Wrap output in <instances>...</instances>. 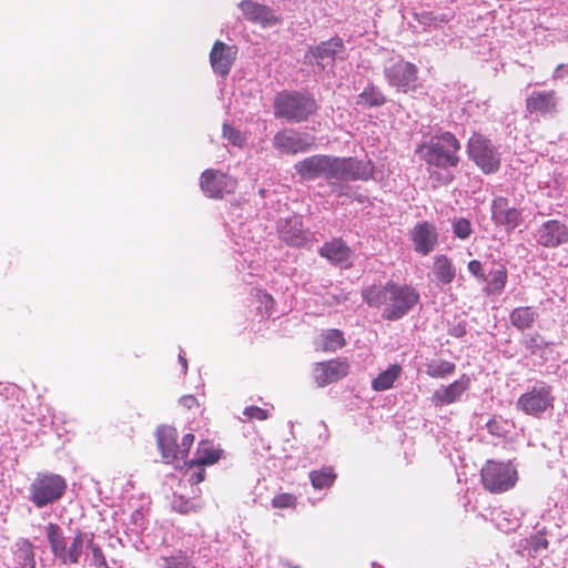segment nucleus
Listing matches in <instances>:
<instances>
[{
  "label": "nucleus",
  "instance_id": "1",
  "mask_svg": "<svg viewBox=\"0 0 568 568\" xmlns=\"http://www.w3.org/2000/svg\"><path fill=\"white\" fill-rule=\"evenodd\" d=\"M462 144L452 132L435 134L429 141L418 145L416 152L430 166L439 169L456 168L460 162Z\"/></svg>",
  "mask_w": 568,
  "mask_h": 568
},
{
  "label": "nucleus",
  "instance_id": "2",
  "mask_svg": "<svg viewBox=\"0 0 568 568\" xmlns=\"http://www.w3.org/2000/svg\"><path fill=\"white\" fill-rule=\"evenodd\" d=\"M45 532L51 552L54 557H57L63 565L79 564L83 549L88 546L90 534L75 530L74 536L68 546L62 529L58 524L49 523L45 526Z\"/></svg>",
  "mask_w": 568,
  "mask_h": 568
},
{
  "label": "nucleus",
  "instance_id": "3",
  "mask_svg": "<svg viewBox=\"0 0 568 568\" xmlns=\"http://www.w3.org/2000/svg\"><path fill=\"white\" fill-rule=\"evenodd\" d=\"M318 110L316 100L308 93L282 91L274 99V114L290 122H303Z\"/></svg>",
  "mask_w": 568,
  "mask_h": 568
},
{
  "label": "nucleus",
  "instance_id": "4",
  "mask_svg": "<svg viewBox=\"0 0 568 568\" xmlns=\"http://www.w3.org/2000/svg\"><path fill=\"white\" fill-rule=\"evenodd\" d=\"M67 490L65 479L53 473H38L29 487V499L38 508L54 504Z\"/></svg>",
  "mask_w": 568,
  "mask_h": 568
},
{
  "label": "nucleus",
  "instance_id": "5",
  "mask_svg": "<svg viewBox=\"0 0 568 568\" xmlns=\"http://www.w3.org/2000/svg\"><path fill=\"white\" fill-rule=\"evenodd\" d=\"M484 488L490 494H503L515 487L518 473L511 462L487 460L480 470Z\"/></svg>",
  "mask_w": 568,
  "mask_h": 568
},
{
  "label": "nucleus",
  "instance_id": "6",
  "mask_svg": "<svg viewBox=\"0 0 568 568\" xmlns=\"http://www.w3.org/2000/svg\"><path fill=\"white\" fill-rule=\"evenodd\" d=\"M388 302L383 310V318L396 321L406 315L419 301V293L410 285H399L393 281L386 283Z\"/></svg>",
  "mask_w": 568,
  "mask_h": 568
},
{
  "label": "nucleus",
  "instance_id": "7",
  "mask_svg": "<svg viewBox=\"0 0 568 568\" xmlns=\"http://www.w3.org/2000/svg\"><path fill=\"white\" fill-rule=\"evenodd\" d=\"M178 430L172 426H161L156 432L158 447L162 458L168 464L178 459H184L189 455L195 440L194 435L191 433L185 434L180 444L178 443Z\"/></svg>",
  "mask_w": 568,
  "mask_h": 568
},
{
  "label": "nucleus",
  "instance_id": "8",
  "mask_svg": "<svg viewBox=\"0 0 568 568\" xmlns=\"http://www.w3.org/2000/svg\"><path fill=\"white\" fill-rule=\"evenodd\" d=\"M467 146L469 158L485 174H491L499 170L500 159L487 138L479 133H474Z\"/></svg>",
  "mask_w": 568,
  "mask_h": 568
},
{
  "label": "nucleus",
  "instance_id": "9",
  "mask_svg": "<svg viewBox=\"0 0 568 568\" xmlns=\"http://www.w3.org/2000/svg\"><path fill=\"white\" fill-rule=\"evenodd\" d=\"M554 405L552 387L542 385L532 387L517 400V408L526 415L539 416Z\"/></svg>",
  "mask_w": 568,
  "mask_h": 568
},
{
  "label": "nucleus",
  "instance_id": "10",
  "mask_svg": "<svg viewBox=\"0 0 568 568\" xmlns=\"http://www.w3.org/2000/svg\"><path fill=\"white\" fill-rule=\"evenodd\" d=\"M349 371V361L344 357H336L316 363L313 367V378L318 387H325L346 377Z\"/></svg>",
  "mask_w": 568,
  "mask_h": 568
},
{
  "label": "nucleus",
  "instance_id": "11",
  "mask_svg": "<svg viewBox=\"0 0 568 568\" xmlns=\"http://www.w3.org/2000/svg\"><path fill=\"white\" fill-rule=\"evenodd\" d=\"M200 186L209 197L222 199L236 190L237 181L226 173L209 169L202 173Z\"/></svg>",
  "mask_w": 568,
  "mask_h": 568
},
{
  "label": "nucleus",
  "instance_id": "12",
  "mask_svg": "<svg viewBox=\"0 0 568 568\" xmlns=\"http://www.w3.org/2000/svg\"><path fill=\"white\" fill-rule=\"evenodd\" d=\"M559 97L555 90H535L525 99L526 112L542 118L558 112Z\"/></svg>",
  "mask_w": 568,
  "mask_h": 568
},
{
  "label": "nucleus",
  "instance_id": "13",
  "mask_svg": "<svg viewBox=\"0 0 568 568\" xmlns=\"http://www.w3.org/2000/svg\"><path fill=\"white\" fill-rule=\"evenodd\" d=\"M491 220L497 226L511 232L523 223V214L519 209L510 205L507 197L497 196L491 202Z\"/></svg>",
  "mask_w": 568,
  "mask_h": 568
},
{
  "label": "nucleus",
  "instance_id": "14",
  "mask_svg": "<svg viewBox=\"0 0 568 568\" xmlns=\"http://www.w3.org/2000/svg\"><path fill=\"white\" fill-rule=\"evenodd\" d=\"M414 251L420 255H428L438 245V232L436 226L428 222L417 223L409 232Z\"/></svg>",
  "mask_w": 568,
  "mask_h": 568
},
{
  "label": "nucleus",
  "instance_id": "15",
  "mask_svg": "<svg viewBox=\"0 0 568 568\" xmlns=\"http://www.w3.org/2000/svg\"><path fill=\"white\" fill-rule=\"evenodd\" d=\"M537 242L548 248L568 243V226L558 220H548L537 230Z\"/></svg>",
  "mask_w": 568,
  "mask_h": 568
},
{
  "label": "nucleus",
  "instance_id": "16",
  "mask_svg": "<svg viewBox=\"0 0 568 568\" xmlns=\"http://www.w3.org/2000/svg\"><path fill=\"white\" fill-rule=\"evenodd\" d=\"M386 78L390 85L407 92L417 80V67L410 62L399 61L386 69Z\"/></svg>",
  "mask_w": 568,
  "mask_h": 568
},
{
  "label": "nucleus",
  "instance_id": "17",
  "mask_svg": "<svg viewBox=\"0 0 568 568\" xmlns=\"http://www.w3.org/2000/svg\"><path fill=\"white\" fill-rule=\"evenodd\" d=\"M237 55V48L235 45H227L217 40L214 42L210 52V62L215 73L226 77Z\"/></svg>",
  "mask_w": 568,
  "mask_h": 568
},
{
  "label": "nucleus",
  "instance_id": "18",
  "mask_svg": "<svg viewBox=\"0 0 568 568\" xmlns=\"http://www.w3.org/2000/svg\"><path fill=\"white\" fill-rule=\"evenodd\" d=\"M470 387V377L463 374L458 379L434 392L432 402L435 406H446L456 403Z\"/></svg>",
  "mask_w": 568,
  "mask_h": 568
},
{
  "label": "nucleus",
  "instance_id": "19",
  "mask_svg": "<svg viewBox=\"0 0 568 568\" xmlns=\"http://www.w3.org/2000/svg\"><path fill=\"white\" fill-rule=\"evenodd\" d=\"M273 146L285 154L305 152L311 143L293 130H281L273 138Z\"/></svg>",
  "mask_w": 568,
  "mask_h": 568
},
{
  "label": "nucleus",
  "instance_id": "20",
  "mask_svg": "<svg viewBox=\"0 0 568 568\" xmlns=\"http://www.w3.org/2000/svg\"><path fill=\"white\" fill-rule=\"evenodd\" d=\"M320 255L334 265H342L346 268L352 266L353 252L342 239L325 242L320 248Z\"/></svg>",
  "mask_w": 568,
  "mask_h": 568
},
{
  "label": "nucleus",
  "instance_id": "21",
  "mask_svg": "<svg viewBox=\"0 0 568 568\" xmlns=\"http://www.w3.org/2000/svg\"><path fill=\"white\" fill-rule=\"evenodd\" d=\"M283 241L291 246H302L307 240V231L304 229L302 216L292 215L280 226Z\"/></svg>",
  "mask_w": 568,
  "mask_h": 568
},
{
  "label": "nucleus",
  "instance_id": "22",
  "mask_svg": "<svg viewBox=\"0 0 568 568\" xmlns=\"http://www.w3.org/2000/svg\"><path fill=\"white\" fill-rule=\"evenodd\" d=\"M240 8L244 17L253 23H260L262 26L278 23V19L273 14L272 10L264 4L245 0L240 3Z\"/></svg>",
  "mask_w": 568,
  "mask_h": 568
},
{
  "label": "nucleus",
  "instance_id": "23",
  "mask_svg": "<svg viewBox=\"0 0 568 568\" xmlns=\"http://www.w3.org/2000/svg\"><path fill=\"white\" fill-rule=\"evenodd\" d=\"M345 49L344 41L339 37H333L327 41H322L311 51L318 64L332 63L338 53Z\"/></svg>",
  "mask_w": 568,
  "mask_h": 568
},
{
  "label": "nucleus",
  "instance_id": "24",
  "mask_svg": "<svg viewBox=\"0 0 568 568\" xmlns=\"http://www.w3.org/2000/svg\"><path fill=\"white\" fill-rule=\"evenodd\" d=\"M326 164V155H313L297 162L295 164V170L303 179L313 180L325 175Z\"/></svg>",
  "mask_w": 568,
  "mask_h": 568
},
{
  "label": "nucleus",
  "instance_id": "25",
  "mask_svg": "<svg viewBox=\"0 0 568 568\" xmlns=\"http://www.w3.org/2000/svg\"><path fill=\"white\" fill-rule=\"evenodd\" d=\"M221 458V450L216 449L209 440H202L196 448L195 457L185 463L190 469L194 466H210L217 463Z\"/></svg>",
  "mask_w": 568,
  "mask_h": 568
},
{
  "label": "nucleus",
  "instance_id": "26",
  "mask_svg": "<svg viewBox=\"0 0 568 568\" xmlns=\"http://www.w3.org/2000/svg\"><path fill=\"white\" fill-rule=\"evenodd\" d=\"M508 271L504 264H499L496 268L490 270L487 276L486 286L484 292L486 295H500L507 285Z\"/></svg>",
  "mask_w": 568,
  "mask_h": 568
},
{
  "label": "nucleus",
  "instance_id": "27",
  "mask_svg": "<svg viewBox=\"0 0 568 568\" xmlns=\"http://www.w3.org/2000/svg\"><path fill=\"white\" fill-rule=\"evenodd\" d=\"M433 273L438 283L448 285L456 277V267L447 255L439 254L434 257Z\"/></svg>",
  "mask_w": 568,
  "mask_h": 568
},
{
  "label": "nucleus",
  "instance_id": "28",
  "mask_svg": "<svg viewBox=\"0 0 568 568\" xmlns=\"http://www.w3.org/2000/svg\"><path fill=\"white\" fill-rule=\"evenodd\" d=\"M537 318L538 313L531 306L515 307L509 314L511 325L519 331L531 328Z\"/></svg>",
  "mask_w": 568,
  "mask_h": 568
},
{
  "label": "nucleus",
  "instance_id": "29",
  "mask_svg": "<svg viewBox=\"0 0 568 568\" xmlns=\"http://www.w3.org/2000/svg\"><path fill=\"white\" fill-rule=\"evenodd\" d=\"M346 341L342 331L332 328L323 332L317 341L316 346L323 352H336L345 346Z\"/></svg>",
  "mask_w": 568,
  "mask_h": 568
},
{
  "label": "nucleus",
  "instance_id": "30",
  "mask_svg": "<svg viewBox=\"0 0 568 568\" xmlns=\"http://www.w3.org/2000/svg\"><path fill=\"white\" fill-rule=\"evenodd\" d=\"M402 367L398 364H392L387 369L381 372L376 378L372 381V388L375 392H384L393 387L395 381L400 376Z\"/></svg>",
  "mask_w": 568,
  "mask_h": 568
},
{
  "label": "nucleus",
  "instance_id": "31",
  "mask_svg": "<svg viewBox=\"0 0 568 568\" xmlns=\"http://www.w3.org/2000/svg\"><path fill=\"white\" fill-rule=\"evenodd\" d=\"M336 473L334 471L333 467H323L317 470H312L310 473V479L312 483V486L315 489H327L331 486H333L335 479H336Z\"/></svg>",
  "mask_w": 568,
  "mask_h": 568
},
{
  "label": "nucleus",
  "instance_id": "32",
  "mask_svg": "<svg viewBox=\"0 0 568 568\" xmlns=\"http://www.w3.org/2000/svg\"><path fill=\"white\" fill-rule=\"evenodd\" d=\"M362 296L369 306L379 307L383 304L387 305L389 292L386 290V284L384 286L372 285L363 291Z\"/></svg>",
  "mask_w": 568,
  "mask_h": 568
},
{
  "label": "nucleus",
  "instance_id": "33",
  "mask_svg": "<svg viewBox=\"0 0 568 568\" xmlns=\"http://www.w3.org/2000/svg\"><path fill=\"white\" fill-rule=\"evenodd\" d=\"M162 568H196L191 557L186 552L179 550L169 556L161 557Z\"/></svg>",
  "mask_w": 568,
  "mask_h": 568
},
{
  "label": "nucleus",
  "instance_id": "34",
  "mask_svg": "<svg viewBox=\"0 0 568 568\" xmlns=\"http://www.w3.org/2000/svg\"><path fill=\"white\" fill-rule=\"evenodd\" d=\"M456 369V365L449 361H430L426 364V374L433 378H445L452 375Z\"/></svg>",
  "mask_w": 568,
  "mask_h": 568
},
{
  "label": "nucleus",
  "instance_id": "35",
  "mask_svg": "<svg viewBox=\"0 0 568 568\" xmlns=\"http://www.w3.org/2000/svg\"><path fill=\"white\" fill-rule=\"evenodd\" d=\"M17 556L21 568L36 567L33 545L30 540L21 539L17 542Z\"/></svg>",
  "mask_w": 568,
  "mask_h": 568
},
{
  "label": "nucleus",
  "instance_id": "36",
  "mask_svg": "<svg viewBox=\"0 0 568 568\" xmlns=\"http://www.w3.org/2000/svg\"><path fill=\"white\" fill-rule=\"evenodd\" d=\"M345 161V180H367L369 170L367 166L353 158L344 159Z\"/></svg>",
  "mask_w": 568,
  "mask_h": 568
},
{
  "label": "nucleus",
  "instance_id": "37",
  "mask_svg": "<svg viewBox=\"0 0 568 568\" xmlns=\"http://www.w3.org/2000/svg\"><path fill=\"white\" fill-rule=\"evenodd\" d=\"M386 102L384 94L375 87L366 88L358 97L357 104L365 106H379Z\"/></svg>",
  "mask_w": 568,
  "mask_h": 568
},
{
  "label": "nucleus",
  "instance_id": "38",
  "mask_svg": "<svg viewBox=\"0 0 568 568\" xmlns=\"http://www.w3.org/2000/svg\"><path fill=\"white\" fill-rule=\"evenodd\" d=\"M256 298L258 302L257 313L261 317L268 318L275 310V300L270 293L262 290L256 292Z\"/></svg>",
  "mask_w": 568,
  "mask_h": 568
},
{
  "label": "nucleus",
  "instance_id": "39",
  "mask_svg": "<svg viewBox=\"0 0 568 568\" xmlns=\"http://www.w3.org/2000/svg\"><path fill=\"white\" fill-rule=\"evenodd\" d=\"M345 161L344 159H331L327 156L325 165V175L327 179L345 180Z\"/></svg>",
  "mask_w": 568,
  "mask_h": 568
},
{
  "label": "nucleus",
  "instance_id": "40",
  "mask_svg": "<svg viewBox=\"0 0 568 568\" xmlns=\"http://www.w3.org/2000/svg\"><path fill=\"white\" fill-rule=\"evenodd\" d=\"M271 505L277 509H294L297 505V496L291 493H281L272 498Z\"/></svg>",
  "mask_w": 568,
  "mask_h": 568
},
{
  "label": "nucleus",
  "instance_id": "41",
  "mask_svg": "<svg viewBox=\"0 0 568 568\" xmlns=\"http://www.w3.org/2000/svg\"><path fill=\"white\" fill-rule=\"evenodd\" d=\"M87 549L91 551L92 565L97 568L105 566L106 559L100 545L94 542V534L90 532L89 542Z\"/></svg>",
  "mask_w": 568,
  "mask_h": 568
},
{
  "label": "nucleus",
  "instance_id": "42",
  "mask_svg": "<svg viewBox=\"0 0 568 568\" xmlns=\"http://www.w3.org/2000/svg\"><path fill=\"white\" fill-rule=\"evenodd\" d=\"M223 136L229 140L233 145L244 146L246 139L242 132L230 124L223 125Z\"/></svg>",
  "mask_w": 568,
  "mask_h": 568
},
{
  "label": "nucleus",
  "instance_id": "43",
  "mask_svg": "<svg viewBox=\"0 0 568 568\" xmlns=\"http://www.w3.org/2000/svg\"><path fill=\"white\" fill-rule=\"evenodd\" d=\"M453 231L457 237L465 240L470 236L473 229L470 222L467 219L459 217L454 221Z\"/></svg>",
  "mask_w": 568,
  "mask_h": 568
},
{
  "label": "nucleus",
  "instance_id": "44",
  "mask_svg": "<svg viewBox=\"0 0 568 568\" xmlns=\"http://www.w3.org/2000/svg\"><path fill=\"white\" fill-rule=\"evenodd\" d=\"M243 415L245 416L244 422H248L252 419L256 420H265L268 417L267 410L258 407V406H248L243 410Z\"/></svg>",
  "mask_w": 568,
  "mask_h": 568
},
{
  "label": "nucleus",
  "instance_id": "45",
  "mask_svg": "<svg viewBox=\"0 0 568 568\" xmlns=\"http://www.w3.org/2000/svg\"><path fill=\"white\" fill-rule=\"evenodd\" d=\"M467 268L469 273L479 282L487 281L484 266L480 261L471 260L468 262Z\"/></svg>",
  "mask_w": 568,
  "mask_h": 568
},
{
  "label": "nucleus",
  "instance_id": "46",
  "mask_svg": "<svg viewBox=\"0 0 568 568\" xmlns=\"http://www.w3.org/2000/svg\"><path fill=\"white\" fill-rule=\"evenodd\" d=\"M205 466H194L192 469L187 467L186 471H190L189 474V483L191 485H197L202 483L205 479Z\"/></svg>",
  "mask_w": 568,
  "mask_h": 568
},
{
  "label": "nucleus",
  "instance_id": "47",
  "mask_svg": "<svg viewBox=\"0 0 568 568\" xmlns=\"http://www.w3.org/2000/svg\"><path fill=\"white\" fill-rule=\"evenodd\" d=\"M530 545H531V548L534 549V551H539L541 549H547L548 548V540H547L545 534L537 532L531 538Z\"/></svg>",
  "mask_w": 568,
  "mask_h": 568
},
{
  "label": "nucleus",
  "instance_id": "48",
  "mask_svg": "<svg viewBox=\"0 0 568 568\" xmlns=\"http://www.w3.org/2000/svg\"><path fill=\"white\" fill-rule=\"evenodd\" d=\"M423 23H428V22H432V21H439L442 23H445L448 21V19H446L445 17H442V18H436V17H433V13L430 12H426V13H423L422 14V20H420Z\"/></svg>",
  "mask_w": 568,
  "mask_h": 568
},
{
  "label": "nucleus",
  "instance_id": "49",
  "mask_svg": "<svg viewBox=\"0 0 568 568\" xmlns=\"http://www.w3.org/2000/svg\"><path fill=\"white\" fill-rule=\"evenodd\" d=\"M539 336H531L527 342H526V346L528 348H532L534 345H536V342L538 339Z\"/></svg>",
  "mask_w": 568,
  "mask_h": 568
},
{
  "label": "nucleus",
  "instance_id": "50",
  "mask_svg": "<svg viewBox=\"0 0 568 568\" xmlns=\"http://www.w3.org/2000/svg\"><path fill=\"white\" fill-rule=\"evenodd\" d=\"M180 363L182 364L183 372L186 373L187 369V362L186 358L182 355L179 356Z\"/></svg>",
  "mask_w": 568,
  "mask_h": 568
},
{
  "label": "nucleus",
  "instance_id": "51",
  "mask_svg": "<svg viewBox=\"0 0 568 568\" xmlns=\"http://www.w3.org/2000/svg\"><path fill=\"white\" fill-rule=\"evenodd\" d=\"M562 68H564L562 64L558 65L556 69V73L562 72Z\"/></svg>",
  "mask_w": 568,
  "mask_h": 568
},
{
  "label": "nucleus",
  "instance_id": "52",
  "mask_svg": "<svg viewBox=\"0 0 568 568\" xmlns=\"http://www.w3.org/2000/svg\"><path fill=\"white\" fill-rule=\"evenodd\" d=\"M562 68H564L562 64L558 65L556 69V73L562 72Z\"/></svg>",
  "mask_w": 568,
  "mask_h": 568
}]
</instances>
